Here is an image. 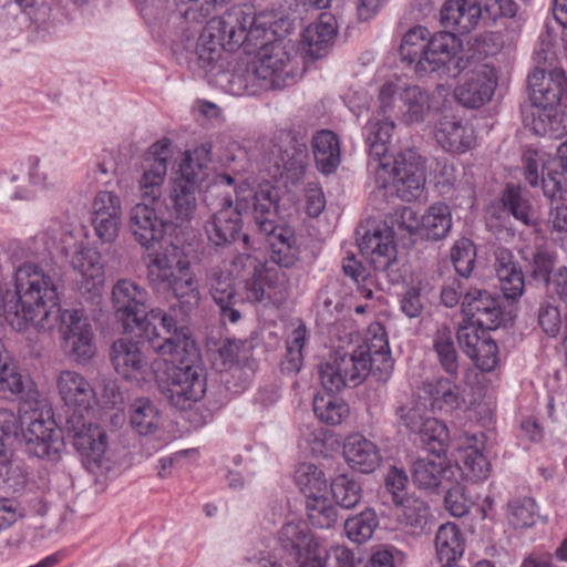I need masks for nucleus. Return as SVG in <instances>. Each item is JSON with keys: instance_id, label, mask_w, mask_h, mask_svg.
<instances>
[{"instance_id": "nucleus-1", "label": "nucleus", "mask_w": 567, "mask_h": 567, "mask_svg": "<svg viewBox=\"0 0 567 567\" xmlns=\"http://www.w3.org/2000/svg\"><path fill=\"white\" fill-rule=\"evenodd\" d=\"M332 38H275L258 49L248 65L218 71L209 82L233 95H254L259 89H284L295 84L308 63L328 55Z\"/></svg>"}, {"instance_id": "nucleus-2", "label": "nucleus", "mask_w": 567, "mask_h": 567, "mask_svg": "<svg viewBox=\"0 0 567 567\" xmlns=\"http://www.w3.org/2000/svg\"><path fill=\"white\" fill-rule=\"evenodd\" d=\"M162 332L155 328L151 347L165 361L172 363L167 378L158 377V388L168 402L179 410L189 409L206 392V372L198 359L194 340L185 327H178L174 317L161 312Z\"/></svg>"}, {"instance_id": "nucleus-3", "label": "nucleus", "mask_w": 567, "mask_h": 567, "mask_svg": "<svg viewBox=\"0 0 567 567\" xmlns=\"http://www.w3.org/2000/svg\"><path fill=\"white\" fill-rule=\"evenodd\" d=\"M192 4L184 11L174 13L175 23L182 27L183 35H290L298 31L305 35L301 21L279 11L247 13L233 9L221 17L207 20L217 8L227 6L230 0H189Z\"/></svg>"}, {"instance_id": "nucleus-4", "label": "nucleus", "mask_w": 567, "mask_h": 567, "mask_svg": "<svg viewBox=\"0 0 567 567\" xmlns=\"http://www.w3.org/2000/svg\"><path fill=\"white\" fill-rule=\"evenodd\" d=\"M434 12L429 0H414L398 23V35H467L482 17L476 0H447L440 12L442 30L432 32L426 19Z\"/></svg>"}, {"instance_id": "nucleus-5", "label": "nucleus", "mask_w": 567, "mask_h": 567, "mask_svg": "<svg viewBox=\"0 0 567 567\" xmlns=\"http://www.w3.org/2000/svg\"><path fill=\"white\" fill-rule=\"evenodd\" d=\"M426 58L436 68L445 65L447 73L461 79L455 87V99L467 109H478L491 101L498 84L496 70L487 64L462 58L456 53H444L443 51L431 49Z\"/></svg>"}, {"instance_id": "nucleus-6", "label": "nucleus", "mask_w": 567, "mask_h": 567, "mask_svg": "<svg viewBox=\"0 0 567 567\" xmlns=\"http://www.w3.org/2000/svg\"><path fill=\"white\" fill-rule=\"evenodd\" d=\"M146 277L156 291H169L184 303L197 306L200 300L199 285L189 272L190 262L183 249L167 245L147 256Z\"/></svg>"}, {"instance_id": "nucleus-7", "label": "nucleus", "mask_w": 567, "mask_h": 567, "mask_svg": "<svg viewBox=\"0 0 567 567\" xmlns=\"http://www.w3.org/2000/svg\"><path fill=\"white\" fill-rule=\"evenodd\" d=\"M278 199V192L272 186H260L250 200L251 214L258 231L269 243L270 259L280 267L290 268L297 262L300 250L293 230L276 224Z\"/></svg>"}, {"instance_id": "nucleus-8", "label": "nucleus", "mask_w": 567, "mask_h": 567, "mask_svg": "<svg viewBox=\"0 0 567 567\" xmlns=\"http://www.w3.org/2000/svg\"><path fill=\"white\" fill-rule=\"evenodd\" d=\"M374 184L388 197L403 202L417 199L425 185L422 156L414 148H406L392 158H381L374 167Z\"/></svg>"}, {"instance_id": "nucleus-9", "label": "nucleus", "mask_w": 567, "mask_h": 567, "mask_svg": "<svg viewBox=\"0 0 567 567\" xmlns=\"http://www.w3.org/2000/svg\"><path fill=\"white\" fill-rule=\"evenodd\" d=\"M252 38H177L172 43L176 55H185L189 66L197 68L206 78L220 71L231 53L243 50L252 54Z\"/></svg>"}, {"instance_id": "nucleus-10", "label": "nucleus", "mask_w": 567, "mask_h": 567, "mask_svg": "<svg viewBox=\"0 0 567 567\" xmlns=\"http://www.w3.org/2000/svg\"><path fill=\"white\" fill-rule=\"evenodd\" d=\"M147 290L131 279H118L112 288V305L116 318L126 329H143L151 342L155 328L162 332V318L154 316L158 311L165 317H173L162 309H150Z\"/></svg>"}, {"instance_id": "nucleus-11", "label": "nucleus", "mask_w": 567, "mask_h": 567, "mask_svg": "<svg viewBox=\"0 0 567 567\" xmlns=\"http://www.w3.org/2000/svg\"><path fill=\"white\" fill-rule=\"evenodd\" d=\"M163 188L154 192L140 184L141 203L132 207L128 218V228L141 246L150 248L161 241L171 224L167 217L168 207L162 198Z\"/></svg>"}, {"instance_id": "nucleus-12", "label": "nucleus", "mask_w": 567, "mask_h": 567, "mask_svg": "<svg viewBox=\"0 0 567 567\" xmlns=\"http://www.w3.org/2000/svg\"><path fill=\"white\" fill-rule=\"evenodd\" d=\"M58 293L53 300H48L47 307L54 310V315L51 318V324L49 328H40L33 322L29 326H33L38 330H51L56 321L61 319V332L69 354L79 363H85L92 359L95 354V346L93 342V331L87 318L83 311L78 309L64 310L58 307Z\"/></svg>"}, {"instance_id": "nucleus-13", "label": "nucleus", "mask_w": 567, "mask_h": 567, "mask_svg": "<svg viewBox=\"0 0 567 567\" xmlns=\"http://www.w3.org/2000/svg\"><path fill=\"white\" fill-rule=\"evenodd\" d=\"M379 103L383 113L395 114L404 125L421 124L431 112L430 95L417 85L399 87L391 82L384 83L379 91Z\"/></svg>"}, {"instance_id": "nucleus-14", "label": "nucleus", "mask_w": 567, "mask_h": 567, "mask_svg": "<svg viewBox=\"0 0 567 567\" xmlns=\"http://www.w3.org/2000/svg\"><path fill=\"white\" fill-rule=\"evenodd\" d=\"M66 430L73 433V445L89 472L103 475L111 468L106 434L99 426L86 424L82 413L74 411L66 419Z\"/></svg>"}, {"instance_id": "nucleus-15", "label": "nucleus", "mask_w": 567, "mask_h": 567, "mask_svg": "<svg viewBox=\"0 0 567 567\" xmlns=\"http://www.w3.org/2000/svg\"><path fill=\"white\" fill-rule=\"evenodd\" d=\"M368 361L363 347L352 353L336 351L329 361L319 367L322 386L329 392H339L361 384L368 377Z\"/></svg>"}, {"instance_id": "nucleus-16", "label": "nucleus", "mask_w": 567, "mask_h": 567, "mask_svg": "<svg viewBox=\"0 0 567 567\" xmlns=\"http://www.w3.org/2000/svg\"><path fill=\"white\" fill-rule=\"evenodd\" d=\"M27 452L35 457L58 461L64 447L61 430L55 421L47 413L34 412L27 429L23 431Z\"/></svg>"}, {"instance_id": "nucleus-17", "label": "nucleus", "mask_w": 567, "mask_h": 567, "mask_svg": "<svg viewBox=\"0 0 567 567\" xmlns=\"http://www.w3.org/2000/svg\"><path fill=\"white\" fill-rule=\"evenodd\" d=\"M533 105L547 111L564 105L567 107V79L560 69H555L546 78L545 71L535 69L527 79Z\"/></svg>"}, {"instance_id": "nucleus-18", "label": "nucleus", "mask_w": 567, "mask_h": 567, "mask_svg": "<svg viewBox=\"0 0 567 567\" xmlns=\"http://www.w3.org/2000/svg\"><path fill=\"white\" fill-rule=\"evenodd\" d=\"M70 262L79 275L76 282L80 292L87 293L92 300L101 298L105 277L100 254L76 245Z\"/></svg>"}, {"instance_id": "nucleus-19", "label": "nucleus", "mask_w": 567, "mask_h": 567, "mask_svg": "<svg viewBox=\"0 0 567 567\" xmlns=\"http://www.w3.org/2000/svg\"><path fill=\"white\" fill-rule=\"evenodd\" d=\"M359 248L375 270L389 274L393 271L398 262V250L391 229L367 230L359 239Z\"/></svg>"}, {"instance_id": "nucleus-20", "label": "nucleus", "mask_w": 567, "mask_h": 567, "mask_svg": "<svg viewBox=\"0 0 567 567\" xmlns=\"http://www.w3.org/2000/svg\"><path fill=\"white\" fill-rule=\"evenodd\" d=\"M271 152L280 176L287 174L291 178H299L305 173L308 161L307 144L293 133L280 132Z\"/></svg>"}, {"instance_id": "nucleus-21", "label": "nucleus", "mask_w": 567, "mask_h": 567, "mask_svg": "<svg viewBox=\"0 0 567 567\" xmlns=\"http://www.w3.org/2000/svg\"><path fill=\"white\" fill-rule=\"evenodd\" d=\"M462 312L466 321L477 324L482 330H494L502 318L501 306L488 291L470 289L462 301Z\"/></svg>"}, {"instance_id": "nucleus-22", "label": "nucleus", "mask_w": 567, "mask_h": 567, "mask_svg": "<svg viewBox=\"0 0 567 567\" xmlns=\"http://www.w3.org/2000/svg\"><path fill=\"white\" fill-rule=\"evenodd\" d=\"M462 468L440 457H420L412 464L411 474L414 485L420 489L434 492L447 482L456 481L462 475Z\"/></svg>"}, {"instance_id": "nucleus-23", "label": "nucleus", "mask_w": 567, "mask_h": 567, "mask_svg": "<svg viewBox=\"0 0 567 567\" xmlns=\"http://www.w3.org/2000/svg\"><path fill=\"white\" fill-rule=\"evenodd\" d=\"M179 177L174 181L171 192L173 209L179 223L190 220L197 208L196 189L202 183L199 173H195L189 164H181Z\"/></svg>"}, {"instance_id": "nucleus-24", "label": "nucleus", "mask_w": 567, "mask_h": 567, "mask_svg": "<svg viewBox=\"0 0 567 567\" xmlns=\"http://www.w3.org/2000/svg\"><path fill=\"white\" fill-rule=\"evenodd\" d=\"M241 214L238 208L217 209L205 223L204 230L210 244L216 247H226L240 236L245 244L249 237L241 235Z\"/></svg>"}, {"instance_id": "nucleus-25", "label": "nucleus", "mask_w": 567, "mask_h": 567, "mask_svg": "<svg viewBox=\"0 0 567 567\" xmlns=\"http://www.w3.org/2000/svg\"><path fill=\"white\" fill-rule=\"evenodd\" d=\"M432 49L443 51L444 53H456L462 58H470L478 61L485 56L498 54L504 43L502 38H434Z\"/></svg>"}, {"instance_id": "nucleus-26", "label": "nucleus", "mask_w": 567, "mask_h": 567, "mask_svg": "<svg viewBox=\"0 0 567 567\" xmlns=\"http://www.w3.org/2000/svg\"><path fill=\"white\" fill-rule=\"evenodd\" d=\"M110 355L116 373L124 379L137 380L143 378L148 370V360L143 353L140 342L133 339L121 338L114 341Z\"/></svg>"}, {"instance_id": "nucleus-27", "label": "nucleus", "mask_w": 567, "mask_h": 567, "mask_svg": "<svg viewBox=\"0 0 567 567\" xmlns=\"http://www.w3.org/2000/svg\"><path fill=\"white\" fill-rule=\"evenodd\" d=\"M207 282L210 295L219 307L221 323H237L241 318V313L237 308H235L236 290L233 286L230 275L227 271L215 267L209 270L207 275Z\"/></svg>"}, {"instance_id": "nucleus-28", "label": "nucleus", "mask_w": 567, "mask_h": 567, "mask_svg": "<svg viewBox=\"0 0 567 567\" xmlns=\"http://www.w3.org/2000/svg\"><path fill=\"white\" fill-rule=\"evenodd\" d=\"M494 269L499 281V288L506 299H516L524 292V275L513 252L505 247H498L494 252Z\"/></svg>"}, {"instance_id": "nucleus-29", "label": "nucleus", "mask_w": 567, "mask_h": 567, "mask_svg": "<svg viewBox=\"0 0 567 567\" xmlns=\"http://www.w3.org/2000/svg\"><path fill=\"white\" fill-rule=\"evenodd\" d=\"M343 455L351 468L364 474L372 473L382 461L378 446L358 433L346 439Z\"/></svg>"}, {"instance_id": "nucleus-30", "label": "nucleus", "mask_w": 567, "mask_h": 567, "mask_svg": "<svg viewBox=\"0 0 567 567\" xmlns=\"http://www.w3.org/2000/svg\"><path fill=\"white\" fill-rule=\"evenodd\" d=\"M171 141L167 138L154 143L146 153L143 161V175L140 184H144L145 188L151 192L164 185L167 174L168 161L172 157Z\"/></svg>"}, {"instance_id": "nucleus-31", "label": "nucleus", "mask_w": 567, "mask_h": 567, "mask_svg": "<svg viewBox=\"0 0 567 567\" xmlns=\"http://www.w3.org/2000/svg\"><path fill=\"white\" fill-rule=\"evenodd\" d=\"M434 138L443 150L451 153H465L475 143L473 130L449 116H443L436 122Z\"/></svg>"}, {"instance_id": "nucleus-32", "label": "nucleus", "mask_w": 567, "mask_h": 567, "mask_svg": "<svg viewBox=\"0 0 567 567\" xmlns=\"http://www.w3.org/2000/svg\"><path fill=\"white\" fill-rule=\"evenodd\" d=\"M56 385L63 402L69 406L87 410L95 398L91 383L76 371L60 372Z\"/></svg>"}, {"instance_id": "nucleus-33", "label": "nucleus", "mask_w": 567, "mask_h": 567, "mask_svg": "<svg viewBox=\"0 0 567 567\" xmlns=\"http://www.w3.org/2000/svg\"><path fill=\"white\" fill-rule=\"evenodd\" d=\"M316 166L322 174L337 171L341 163V150L338 135L330 130L318 131L311 140Z\"/></svg>"}, {"instance_id": "nucleus-34", "label": "nucleus", "mask_w": 567, "mask_h": 567, "mask_svg": "<svg viewBox=\"0 0 567 567\" xmlns=\"http://www.w3.org/2000/svg\"><path fill=\"white\" fill-rule=\"evenodd\" d=\"M278 542L292 560L298 561L305 553L311 554L317 544L303 520L286 523L278 533Z\"/></svg>"}, {"instance_id": "nucleus-35", "label": "nucleus", "mask_w": 567, "mask_h": 567, "mask_svg": "<svg viewBox=\"0 0 567 567\" xmlns=\"http://www.w3.org/2000/svg\"><path fill=\"white\" fill-rule=\"evenodd\" d=\"M433 349L443 371L456 380L461 370V358L454 343V333L447 326L437 328L433 336Z\"/></svg>"}, {"instance_id": "nucleus-36", "label": "nucleus", "mask_w": 567, "mask_h": 567, "mask_svg": "<svg viewBox=\"0 0 567 567\" xmlns=\"http://www.w3.org/2000/svg\"><path fill=\"white\" fill-rule=\"evenodd\" d=\"M435 549L442 566H454L456 559L464 554V539L454 523L440 526L435 535Z\"/></svg>"}, {"instance_id": "nucleus-37", "label": "nucleus", "mask_w": 567, "mask_h": 567, "mask_svg": "<svg viewBox=\"0 0 567 567\" xmlns=\"http://www.w3.org/2000/svg\"><path fill=\"white\" fill-rule=\"evenodd\" d=\"M368 359V375L371 373L378 381H386L393 371V360L384 336L375 337L363 346Z\"/></svg>"}, {"instance_id": "nucleus-38", "label": "nucleus", "mask_w": 567, "mask_h": 567, "mask_svg": "<svg viewBox=\"0 0 567 567\" xmlns=\"http://www.w3.org/2000/svg\"><path fill=\"white\" fill-rule=\"evenodd\" d=\"M451 212L449 206L443 203H436L430 206L420 223L422 236L431 240L443 239L451 230Z\"/></svg>"}, {"instance_id": "nucleus-39", "label": "nucleus", "mask_w": 567, "mask_h": 567, "mask_svg": "<svg viewBox=\"0 0 567 567\" xmlns=\"http://www.w3.org/2000/svg\"><path fill=\"white\" fill-rule=\"evenodd\" d=\"M130 423L140 435L153 434L161 425L159 411L150 399H136L130 406Z\"/></svg>"}, {"instance_id": "nucleus-40", "label": "nucleus", "mask_w": 567, "mask_h": 567, "mask_svg": "<svg viewBox=\"0 0 567 567\" xmlns=\"http://www.w3.org/2000/svg\"><path fill=\"white\" fill-rule=\"evenodd\" d=\"M395 128L391 118H371L364 126L365 142L369 145L370 155L378 162L388 152Z\"/></svg>"}, {"instance_id": "nucleus-41", "label": "nucleus", "mask_w": 567, "mask_h": 567, "mask_svg": "<svg viewBox=\"0 0 567 567\" xmlns=\"http://www.w3.org/2000/svg\"><path fill=\"white\" fill-rule=\"evenodd\" d=\"M501 203L516 220L526 226L532 225L533 207L526 190L520 185L507 184L502 193Z\"/></svg>"}, {"instance_id": "nucleus-42", "label": "nucleus", "mask_w": 567, "mask_h": 567, "mask_svg": "<svg viewBox=\"0 0 567 567\" xmlns=\"http://www.w3.org/2000/svg\"><path fill=\"white\" fill-rule=\"evenodd\" d=\"M333 392L318 393L313 398V412L316 416L328 425H339L349 416V405Z\"/></svg>"}, {"instance_id": "nucleus-43", "label": "nucleus", "mask_w": 567, "mask_h": 567, "mask_svg": "<svg viewBox=\"0 0 567 567\" xmlns=\"http://www.w3.org/2000/svg\"><path fill=\"white\" fill-rule=\"evenodd\" d=\"M426 413V402L414 393L401 399L395 408L398 422L411 433L421 429L422 423L429 417Z\"/></svg>"}, {"instance_id": "nucleus-44", "label": "nucleus", "mask_w": 567, "mask_h": 567, "mask_svg": "<svg viewBox=\"0 0 567 567\" xmlns=\"http://www.w3.org/2000/svg\"><path fill=\"white\" fill-rule=\"evenodd\" d=\"M557 154L561 171H550L546 176L542 172L543 193L551 203L567 196V141L559 145Z\"/></svg>"}, {"instance_id": "nucleus-45", "label": "nucleus", "mask_w": 567, "mask_h": 567, "mask_svg": "<svg viewBox=\"0 0 567 567\" xmlns=\"http://www.w3.org/2000/svg\"><path fill=\"white\" fill-rule=\"evenodd\" d=\"M234 194H236L235 178L230 174H218L207 185L204 202L216 209L238 208L233 204Z\"/></svg>"}, {"instance_id": "nucleus-46", "label": "nucleus", "mask_w": 567, "mask_h": 567, "mask_svg": "<svg viewBox=\"0 0 567 567\" xmlns=\"http://www.w3.org/2000/svg\"><path fill=\"white\" fill-rule=\"evenodd\" d=\"M415 433L420 435L422 444L430 453L440 457L446 452L450 441L449 430L437 419L429 416Z\"/></svg>"}, {"instance_id": "nucleus-47", "label": "nucleus", "mask_w": 567, "mask_h": 567, "mask_svg": "<svg viewBox=\"0 0 567 567\" xmlns=\"http://www.w3.org/2000/svg\"><path fill=\"white\" fill-rule=\"evenodd\" d=\"M27 484V472L19 460H13L11 453L4 450L0 442V485L18 493Z\"/></svg>"}, {"instance_id": "nucleus-48", "label": "nucleus", "mask_w": 567, "mask_h": 567, "mask_svg": "<svg viewBox=\"0 0 567 567\" xmlns=\"http://www.w3.org/2000/svg\"><path fill=\"white\" fill-rule=\"evenodd\" d=\"M378 526L379 518L377 513L371 508H367L344 522V533L351 542L363 544L372 538Z\"/></svg>"}, {"instance_id": "nucleus-49", "label": "nucleus", "mask_w": 567, "mask_h": 567, "mask_svg": "<svg viewBox=\"0 0 567 567\" xmlns=\"http://www.w3.org/2000/svg\"><path fill=\"white\" fill-rule=\"evenodd\" d=\"M331 493L336 504L344 509L355 507L362 498V489L354 478L341 474L331 482Z\"/></svg>"}, {"instance_id": "nucleus-50", "label": "nucleus", "mask_w": 567, "mask_h": 567, "mask_svg": "<svg viewBox=\"0 0 567 567\" xmlns=\"http://www.w3.org/2000/svg\"><path fill=\"white\" fill-rule=\"evenodd\" d=\"M296 483L307 499L322 496L327 488V480L323 472L310 463L299 466L296 472Z\"/></svg>"}, {"instance_id": "nucleus-51", "label": "nucleus", "mask_w": 567, "mask_h": 567, "mask_svg": "<svg viewBox=\"0 0 567 567\" xmlns=\"http://www.w3.org/2000/svg\"><path fill=\"white\" fill-rule=\"evenodd\" d=\"M265 306L280 307L288 298L289 279L280 269H264Z\"/></svg>"}, {"instance_id": "nucleus-52", "label": "nucleus", "mask_w": 567, "mask_h": 567, "mask_svg": "<svg viewBox=\"0 0 567 567\" xmlns=\"http://www.w3.org/2000/svg\"><path fill=\"white\" fill-rule=\"evenodd\" d=\"M22 390V377L11 362L4 351L3 342L0 340V395L10 398L20 394Z\"/></svg>"}, {"instance_id": "nucleus-53", "label": "nucleus", "mask_w": 567, "mask_h": 567, "mask_svg": "<svg viewBox=\"0 0 567 567\" xmlns=\"http://www.w3.org/2000/svg\"><path fill=\"white\" fill-rule=\"evenodd\" d=\"M414 38H403V41L400 45V54L404 61L409 63H416L417 72H435L440 69H444L445 65L434 66L433 63L430 62L426 58L429 56V52L432 49V43L435 41L434 38H430L426 44H423L420 50L415 49L416 43L412 41Z\"/></svg>"}, {"instance_id": "nucleus-54", "label": "nucleus", "mask_w": 567, "mask_h": 567, "mask_svg": "<svg viewBox=\"0 0 567 567\" xmlns=\"http://www.w3.org/2000/svg\"><path fill=\"white\" fill-rule=\"evenodd\" d=\"M432 405L439 410H454L461 404L458 389L450 379L441 378L434 384H429Z\"/></svg>"}, {"instance_id": "nucleus-55", "label": "nucleus", "mask_w": 567, "mask_h": 567, "mask_svg": "<svg viewBox=\"0 0 567 567\" xmlns=\"http://www.w3.org/2000/svg\"><path fill=\"white\" fill-rule=\"evenodd\" d=\"M306 509L309 522L317 528H331L337 523V511L323 495L307 499Z\"/></svg>"}, {"instance_id": "nucleus-56", "label": "nucleus", "mask_w": 567, "mask_h": 567, "mask_svg": "<svg viewBox=\"0 0 567 567\" xmlns=\"http://www.w3.org/2000/svg\"><path fill=\"white\" fill-rule=\"evenodd\" d=\"M306 327L300 324L293 329L291 336L287 340L285 369L290 372H298L301 369L303 361L302 349L306 341Z\"/></svg>"}, {"instance_id": "nucleus-57", "label": "nucleus", "mask_w": 567, "mask_h": 567, "mask_svg": "<svg viewBox=\"0 0 567 567\" xmlns=\"http://www.w3.org/2000/svg\"><path fill=\"white\" fill-rule=\"evenodd\" d=\"M511 523L515 528L530 527L536 522V503L524 497L512 501L508 504Z\"/></svg>"}, {"instance_id": "nucleus-58", "label": "nucleus", "mask_w": 567, "mask_h": 567, "mask_svg": "<svg viewBox=\"0 0 567 567\" xmlns=\"http://www.w3.org/2000/svg\"><path fill=\"white\" fill-rule=\"evenodd\" d=\"M405 524L415 529L423 530L431 518V509L426 502L419 498H408L405 505H401Z\"/></svg>"}, {"instance_id": "nucleus-59", "label": "nucleus", "mask_w": 567, "mask_h": 567, "mask_svg": "<svg viewBox=\"0 0 567 567\" xmlns=\"http://www.w3.org/2000/svg\"><path fill=\"white\" fill-rule=\"evenodd\" d=\"M451 259L455 271L463 278H467L475 261V251L472 244L468 240L457 241L452 248Z\"/></svg>"}, {"instance_id": "nucleus-60", "label": "nucleus", "mask_w": 567, "mask_h": 567, "mask_svg": "<svg viewBox=\"0 0 567 567\" xmlns=\"http://www.w3.org/2000/svg\"><path fill=\"white\" fill-rule=\"evenodd\" d=\"M447 487L444 504L445 508L455 517H462L466 515L471 508L472 502L465 496L463 486L458 483V478Z\"/></svg>"}, {"instance_id": "nucleus-61", "label": "nucleus", "mask_w": 567, "mask_h": 567, "mask_svg": "<svg viewBox=\"0 0 567 567\" xmlns=\"http://www.w3.org/2000/svg\"><path fill=\"white\" fill-rule=\"evenodd\" d=\"M122 215L92 214L96 236L104 243H113L120 231Z\"/></svg>"}, {"instance_id": "nucleus-62", "label": "nucleus", "mask_w": 567, "mask_h": 567, "mask_svg": "<svg viewBox=\"0 0 567 567\" xmlns=\"http://www.w3.org/2000/svg\"><path fill=\"white\" fill-rule=\"evenodd\" d=\"M489 466V462L480 450L470 447L465 451L464 471L471 480H485L488 476Z\"/></svg>"}, {"instance_id": "nucleus-63", "label": "nucleus", "mask_w": 567, "mask_h": 567, "mask_svg": "<svg viewBox=\"0 0 567 567\" xmlns=\"http://www.w3.org/2000/svg\"><path fill=\"white\" fill-rule=\"evenodd\" d=\"M476 365L486 372L492 371L498 362V348L494 340L485 337L475 350V353L470 357Z\"/></svg>"}, {"instance_id": "nucleus-64", "label": "nucleus", "mask_w": 567, "mask_h": 567, "mask_svg": "<svg viewBox=\"0 0 567 567\" xmlns=\"http://www.w3.org/2000/svg\"><path fill=\"white\" fill-rule=\"evenodd\" d=\"M406 555L392 545L379 548L370 558L372 567H403Z\"/></svg>"}]
</instances>
